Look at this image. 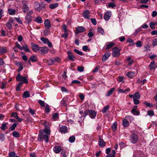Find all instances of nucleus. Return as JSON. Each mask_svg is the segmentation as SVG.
<instances>
[{
	"mask_svg": "<svg viewBox=\"0 0 157 157\" xmlns=\"http://www.w3.org/2000/svg\"><path fill=\"white\" fill-rule=\"evenodd\" d=\"M50 132L49 130L45 131L43 130L40 131L38 137V140L41 141L42 139H44L46 142H48Z\"/></svg>",
	"mask_w": 157,
	"mask_h": 157,
	"instance_id": "1",
	"label": "nucleus"
},
{
	"mask_svg": "<svg viewBox=\"0 0 157 157\" xmlns=\"http://www.w3.org/2000/svg\"><path fill=\"white\" fill-rule=\"evenodd\" d=\"M130 141L133 144H136L138 139V136L136 134L133 133L130 136Z\"/></svg>",
	"mask_w": 157,
	"mask_h": 157,
	"instance_id": "2",
	"label": "nucleus"
},
{
	"mask_svg": "<svg viewBox=\"0 0 157 157\" xmlns=\"http://www.w3.org/2000/svg\"><path fill=\"white\" fill-rule=\"evenodd\" d=\"M16 79L17 81H20L23 83H27L28 81L25 77L22 76L20 74H18L16 76Z\"/></svg>",
	"mask_w": 157,
	"mask_h": 157,
	"instance_id": "3",
	"label": "nucleus"
},
{
	"mask_svg": "<svg viewBox=\"0 0 157 157\" xmlns=\"http://www.w3.org/2000/svg\"><path fill=\"white\" fill-rule=\"evenodd\" d=\"M120 49H118L117 47H115L113 48V52L112 55L113 57H117L119 56L121 54L120 53Z\"/></svg>",
	"mask_w": 157,
	"mask_h": 157,
	"instance_id": "4",
	"label": "nucleus"
},
{
	"mask_svg": "<svg viewBox=\"0 0 157 157\" xmlns=\"http://www.w3.org/2000/svg\"><path fill=\"white\" fill-rule=\"evenodd\" d=\"M41 124L44 126L45 128L44 129V131L49 130L50 132H51L50 126L51 124L49 122L45 121L42 122Z\"/></svg>",
	"mask_w": 157,
	"mask_h": 157,
	"instance_id": "5",
	"label": "nucleus"
},
{
	"mask_svg": "<svg viewBox=\"0 0 157 157\" xmlns=\"http://www.w3.org/2000/svg\"><path fill=\"white\" fill-rule=\"evenodd\" d=\"M40 40L44 44H47L49 48L52 47V43L49 41L48 38L42 37L40 38Z\"/></svg>",
	"mask_w": 157,
	"mask_h": 157,
	"instance_id": "6",
	"label": "nucleus"
},
{
	"mask_svg": "<svg viewBox=\"0 0 157 157\" xmlns=\"http://www.w3.org/2000/svg\"><path fill=\"white\" fill-rule=\"evenodd\" d=\"M90 12L88 10H84L82 13V16L85 19H89L90 18Z\"/></svg>",
	"mask_w": 157,
	"mask_h": 157,
	"instance_id": "7",
	"label": "nucleus"
},
{
	"mask_svg": "<svg viewBox=\"0 0 157 157\" xmlns=\"http://www.w3.org/2000/svg\"><path fill=\"white\" fill-rule=\"evenodd\" d=\"M86 29L83 26H78L77 27L75 30V33L76 35L84 32Z\"/></svg>",
	"mask_w": 157,
	"mask_h": 157,
	"instance_id": "8",
	"label": "nucleus"
},
{
	"mask_svg": "<svg viewBox=\"0 0 157 157\" xmlns=\"http://www.w3.org/2000/svg\"><path fill=\"white\" fill-rule=\"evenodd\" d=\"M48 50V48L46 47H40L39 52L40 54H42L47 53Z\"/></svg>",
	"mask_w": 157,
	"mask_h": 157,
	"instance_id": "9",
	"label": "nucleus"
},
{
	"mask_svg": "<svg viewBox=\"0 0 157 157\" xmlns=\"http://www.w3.org/2000/svg\"><path fill=\"white\" fill-rule=\"evenodd\" d=\"M88 114V111L87 110H85L83 113L82 116L79 117V118L80 120H79L78 122L81 124V123L83 121L84 119L86 117Z\"/></svg>",
	"mask_w": 157,
	"mask_h": 157,
	"instance_id": "10",
	"label": "nucleus"
},
{
	"mask_svg": "<svg viewBox=\"0 0 157 157\" xmlns=\"http://www.w3.org/2000/svg\"><path fill=\"white\" fill-rule=\"evenodd\" d=\"M111 16V12L108 11L106 12L104 14V18L106 21H108Z\"/></svg>",
	"mask_w": 157,
	"mask_h": 157,
	"instance_id": "11",
	"label": "nucleus"
},
{
	"mask_svg": "<svg viewBox=\"0 0 157 157\" xmlns=\"http://www.w3.org/2000/svg\"><path fill=\"white\" fill-rule=\"evenodd\" d=\"M31 45L32 48L34 52H36L39 50L40 47L38 45L34 43H32Z\"/></svg>",
	"mask_w": 157,
	"mask_h": 157,
	"instance_id": "12",
	"label": "nucleus"
},
{
	"mask_svg": "<svg viewBox=\"0 0 157 157\" xmlns=\"http://www.w3.org/2000/svg\"><path fill=\"white\" fill-rule=\"evenodd\" d=\"M67 53L68 55V59L72 61H74V59L75 58V57L73 53L70 51H68Z\"/></svg>",
	"mask_w": 157,
	"mask_h": 157,
	"instance_id": "13",
	"label": "nucleus"
},
{
	"mask_svg": "<svg viewBox=\"0 0 157 157\" xmlns=\"http://www.w3.org/2000/svg\"><path fill=\"white\" fill-rule=\"evenodd\" d=\"M44 27L46 29H49L51 27L50 21L48 19H46L45 20L44 22Z\"/></svg>",
	"mask_w": 157,
	"mask_h": 157,
	"instance_id": "14",
	"label": "nucleus"
},
{
	"mask_svg": "<svg viewBox=\"0 0 157 157\" xmlns=\"http://www.w3.org/2000/svg\"><path fill=\"white\" fill-rule=\"evenodd\" d=\"M59 131L61 133H66L67 132V127L64 125L61 127L59 128Z\"/></svg>",
	"mask_w": 157,
	"mask_h": 157,
	"instance_id": "15",
	"label": "nucleus"
},
{
	"mask_svg": "<svg viewBox=\"0 0 157 157\" xmlns=\"http://www.w3.org/2000/svg\"><path fill=\"white\" fill-rule=\"evenodd\" d=\"M53 150L54 152L56 154L59 153L62 150L61 147L59 146H55L53 148Z\"/></svg>",
	"mask_w": 157,
	"mask_h": 157,
	"instance_id": "16",
	"label": "nucleus"
},
{
	"mask_svg": "<svg viewBox=\"0 0 157 157\" xmlns=\"http://www.w3.org/2000/svg\"><path fill=\"white\" fill-rule=\"evenodd\" d=\"M88 113H89L91 118L93 119L95 117L96 115V113L94 110H90L88 111Z\"/></svg>",
	"mask_w": 157,
	"mask_h": 157,
	"instance_id": "17",
	"label": "nucleus"
},
{
	"mask_svg": "<svg viewBox=\"0 0 157 157\" xmlns=\"http://www.w3.org/2000/svg\"><path fill=\"white\" fill-rule=\"evenodd\" d=\"M98 144L100 147H102L105 146V143L103 140V139L100 138L99 140Z\"/></svg>",
	"mask_w": 157,
	"mask_h": 157,
	"instance_id": "18",
	"label": "nucleus"
},
{
	"mask_svg": "<svg viewBox=\"0 0 157 157\" xmlns=\"http://www.w3.org/2000/svg\"><path fill=\"white\" fill-rule=\"evenodd\" d=\"M111 55L110 53H105L103 56L102 60L103 62L105 61Z\"/></svg>",
	"mask_w": 157,
	"mask_h": 157,
	"instance_id": "19",
	"label": "nucleus"
},
{
	"mask_svg": "<svg viewBox=\"0 0 157 157\" xmlns=\"http://www.w3.org/2000/svg\"><path fill=\"white\" fill-rule=\"evenodd\" d=\"M106 44V49H109L115 45V43L112 42H109Z\"/></svg>",
	"mask_w": 157,
	"mask_h": 157,
	"instance_id": "20",
	"label": "nucleus"
},
{
	"mask_svg": "<svg viewBox=\"0 0 157 157\" xmlns=\"http://www.w3.org/2000/svg\"><path fill=\"white\" fill-rule=\"evenodd\" d=\"M135 75V73L134 71H130L127 72L126 75L129 78H132Z\"/></svg>",
	"mask_w": 157,
	"mask_h": 157,
	"instance_id": "21",
	"label": "nucleus"
},
{
	"mask_svg": "<svg viewBox=\"0 0 157 157\" xmlns=\"http://www.w3.org/2000/svg\"><path fill=\"white\" fill-rule=\"evenodd\" d=\"M7 52V48L5 47H2L0 48V54L1 55L6 53Z\"/></svg>",
	"mask_w": 157,
	"mask_h": 157,
	"instance_id": "22",
	"label": "nucleus"
},
{
	"mask_svg": "<svg viewBox=\"0 0 157 157\" xmlns=\"http://www.w3.org/2000/svg\"><path fill=\"white\" fill-rule=\"evenodd\" d=\"M35 9L38 12H39L40 11L41 8L40 7V5L39 3H35Z\"/></svg>",
	"mask_w": 157,
	"mask_h": 157,
	"instance_id": "23",
	"label": "nucleus"
},
{
	"mask_svg": "<svg viewBox=\"0 0 157 157\" xmlns=\"http://www.w3.org/2000/svg\"><path fill=\"white\" fill-rule=\"evenodd\" d=\"M122 124L124 127H127L129 125V123L126 119H124L122 121Z\"/></svg>",
	"mask_w": 157,
	"mask_h": 157,
	"instance_id": "24",
	"label": "nucleus"
},
{
	"mask_svg": "<svg viewBox=\"0 0 157 157\" xmlns=\"http://www.w3.org/2000/svg\"><path fill=\"white\" fill-rule=\"evenodd\" d=\"M32 19V16H30L26 15L25 17L26 21L29 24L31 21Z\"/></svg>",
	"mask_w": 157,
	"mask_h": 157,
	"instance_id": "25",
	"label": "nucleus"
},
{
	"mask_svg": "<svg viewBox=\"0 0 157 157\" xmlns=\"http://www.w3.org/2000/svg\"><path fill=\"white\" fill-rule=\"evenodd\" d=\"M126 60L128 62V65L129 66H131L134 63V61L132 60L130 57H128L126 59Z\"/></svg>",
	"mask_w": 157,
	"mask_h": 157,
	"instance_id": "26",
	"label": "nucleus"
},
{
	"mask_svg": "<svg viewBox=\"0 0 157 157\" xmlns=\"http://www.w3.org/2000/svg\"><path fill=\"white\" fill-rule=\"evenodd\" d=\"M17 123H14L9 128V131L10 130L11 131H14L17 127V124H18Z\"/></svg>",
	"mask_w": 157,
	"mask_h": 157,
	"instance_id": "27",
	"label": "nucleus"
},
{
	"mask_svg": "<svg viewBox=\"0 0 157 157\" xmlns=\"http://www.w3.org/2000/svg\"><path fill=\"white\" fill-rule=\"evenodd\" d=\"M23 12L25 13H27L29 10V8L27 5L24 4L23 6Z\"/></svg>",
	"mask_w": 157,
	"mask_h": 157,
	"instance_id": "28",
	"label": "nucleus"
},
{
	"mask_svg": "<svg viewBox=\"0 0 157 157\" xmlns=\"http://www.w3.org/2000/svg\"><path fill=\"white\" fill-rule=\"evenodd\" d=\"M52 119L54 121L58 120L59 119V114L57 113L54 114L52 117Z\"/></svg>",
	"mask_w": 157,
	"mask_h": 157,
	"instance_id": "29",
	"label": "nucleus"
},
{
	"mask_svg": "<svg viewBox=\"0 0 157 157\" xmlns=\"http://www.w3.org/2000/svg\"><path fill=\"white\" fill-rule=\"evenodd\" d=\"M140 94L139 92H137L133 95V99H138L140 98Z\"/></svg>",
	"mask_w": 157,
	"mask_h": 157,
	"instance_id": "30",
	"label": "nucleus"
},
{
	"mask_svg": "<svg viewBox=\"0 0 157 157\" xmlns=\"http://www.w3.org/2000/svg\"><path fill=\"white\" fill-rule=\"evenodd\" d=\"M30 96V94L29 93V92L27 91H25L23 94V98H28Z\"/></svg>",
	"mask_w": 157,
	"mask_h": 157,
	"instance_id": "31",
	"label": "nucleus"
},
{
	"mask_svg": "<svg viewBox=\"0 0 157 157\" xmlns=\"http://www.w3.org/2000/svg\"><path fill=\"white\" fill-rule=\"evenodd\" d=\"M58 6V3H55L50 4L49 5V7L50 9H53L56 8Z\"/></svg>",
	"mask_w": 157,
	"mask_h": 157,
	"instance_id": "32",
	"label": "nucleus"
},
{
	"mask_svg": "<svg viewBox=\"0 0 157 157\" xmlns=\"http://www.w3.org/2000/svg\"><path fill=\"white\" fill-rule=\"evenodd\" d=\"M36 22L38 23H41L43 22V21L41 17L40 16L37 17L34 20Z\"/></svg>",
	"mask_w": 157,
	"mask_h": 157,
	"instance_id": "33",
	"label": "nucleus"
},
{
	"mask_svg": "<svg viewBox=\"0 0 157 157\" xmlns=\"http://www.w3.org/2000/svg\"><path fill=\"white\" fill-rule=\"evenodd\" d=\"M13 136L15 137L18 138L20 137L19 133L16 131H14L12 133Z\"/></svg>",
	"mask_w": 157,
	"mask_h": 157,
	"instance_id": "34",
	"label": "nucleus"
},
{
	"mask_svg": "<svg viewBox=\"0 0 157 157\" xmlns=\"http://www.w3.org/2000/svg\"><path fill=\"white\" fill-rule=\"evenodd\" d=\"M9 14L10 15H13L15 14L16 11L14 9H9L8 10Z\"/></svg>",
	"mask_w": 157,
	"mask_h": 157,
	"instance_id": "35",
	"label": "nucleus"
},
{
	"mask_svg": "<svg viewBox=\"0 0 157 157\" xmlns=\"http://www.w3.org/2000/svg\"><path fill=\"white\" fill-rule=\"evenodd\" d=\"M117 122H115L112 126V130L115 132L116 131L117 129Z\"/></svg>",
	"mask_w": 157,
	"mask_h": 157,
	"instance_id": "36",
	"label": "nucleus"
},
{
	"mask_svg": "<svg viewBox=\"0 0 157 157\" xmlns=\"http://www.w3.org/2000/svg\"><path fill=\"white\" fill-rule=\"evenodd\" d=\"M115 90V88L114 87H113L111 89L107 92V94L106 95L107 96H110L113 93V91Z\"/></svg>",
	"mask_w": 157,
	"mask_h": 157,
	"instance_id": "37",
	"label": "nucleus"
},
{
	"mask_svg": "<svg viewBox=\"0 0 157 157\" xmlns=\"http://www.w3.org/2000/svg\"><path fill=\"white\" fill-rule=\"evenodd\" d=\"M46 63L49 65H52L54 63L52 58L47 60Z\"/></svg>",
	"mask_w": 157,
	"mask_h": 157,
	"instance_id": "38",
	"label": "nucleus"
},
{
	"mask_svg": "<svg viewBox=\"0 0 157 157\" xmlns=\"http://www.w3.org/2000/svg\"><path fill=\"white\" fill-rule=\"evenodd\" d=\"M109 105H107L103 107L102 109L101 110V112L103 113H106L107 111L109 109Z\"/></svg>",
	"mask_w": 157,
	"mask_h": 157,
	"instance_id": "39",
	"label": "nucleus"
},
{
	"mask_svg": "<svg viewBox=\"0 0 157 157\" xmlns=\"http://www.w3.org/2000/svg\"><path fill=\"white\" fill-rule=\"evenodd\" d=\"M22 50H24L26 52H30V50L26 44H25L24 46L22 47Z\"/></svg>",
	"mask_w": 157,
	"mask_h": 157,
	"instance_id": "40",
	"label": "nucleus"
},
{
	"mask_svg": "<svg viewBox=\"0 0 157 157\" xmlns=\"http://www.w3.org/2000/svg\"><path fill=\"white\" fill-rule=\"evenodd\" d=\"M7 123H3L1 127V129L5 131L7 125Z\"/></svg>",
	"mask_w": 157,
	"mask_h": 157,
	"instance_id": "41",
	"label": "nucleus"
},
{
	"mask_svg": "<svg viewBox=\"0 0 157 157\" xmlns=\"http://www.w3.org/2000/svg\"><path fill=\"white\" fill-rule=\"evenodd\" d=\"M147 115L151 117L154 115V111L152 110H149L147 111Z\"/></svg>",
	"mask_w": 157,
	"mask_h": 157,
	"instance_id": "42",
	"label": "nucleus"
},
{
	"mask_svg": "<svg viewBox=\"0 0 157 157\" xmlns=\"http://www.w3.org/2000/svg\"><path fill=\"white\" fill-rule=\"evenodd\" d=\"M9 157H19L17 155H16V153L13 151H12L9 153Z\"/></svg>",
	"mask_w": 157,
	"mask_h": 157,
	"instance_id": "43",
	"label": "nucleus"
},
{
	"mask_svg": "<svg viewBox=\"0 0 157 157\" xmlns=\"http://www.w3.org/2000/svg\"><path fill=\"white\" fill-rule=\"evenodd\" d=\"M108 7H111L112 8H113L116 6V5L114 3L109 2L108 4Z\"/></svg>",
	"mask_w": 157,
	"mask_h": 157,
	"instance_id": "44",
	"label": "nucleus"
},
{
	"mask_svg": "<svg viewBox=\"0 0 157 157\" xmlns=\"http://www.w3.org/2000/svg\"><path fill=\"white\" fill-rule=\"evenodd\" d=\"M75 140V137L74 136H70L69 138V141L71 143L74 142Z\"/></svg>",
	"mask_w": 157,
	"mask_h": 157,
	"instance_id": "45",
	"label": "nucleus"
},
{
	"mask_svg": "<svg viewBox=\"0 0 157 157\" xmlns=\"http://www.w3.org/2000/svg\"><path fill=\"white\" fill-rule=\"evenodd\" d=\"M6 26L10 30L12 28V23L10 22H8L6 24Z\"/></svg>",
	"mask_w": 157,
	"mask_h": 157,
	"instance_id": "46",
	"label": "nucleus"
},
{
	"mask_svg": "<svg viewBox=\"0 0 157 157\" xmlns=\"http://www.w3.org/2000/svg\"><path fill=\"white\" fill-rule=\"evenodd\" d=\"M136 44L137 47H140L142 45V43L140 40H138L136 43Z\"/></svg>",
	"mask_w": 157,
	"mask_h": 157,
	"instance_id": "47",
	"label": "nucleus"
},
{
	"mask_svg": "<svg viewBox=\"0 0 157 157\" xmlns=\"http://www.w3.org/2000/svg\"><path fill=\"white\" fill-rule=\"evenodd\" d=\"M97 31L99 33L101 34L102 35L104 34L105 33L103 29L101 28H98Z\"/></svg>",
	"mask_w": 157,
	"mask_h": 157,
	"instance_id": "48",
	"label": "nucleus"
},
{
	"mask_svg": "<svg viewBox=\"0 0 157 157\" xmlns=\"http://www.w3.org/2000/svg\"><path fill=\"white\" fill-rule=\"evenodd\" d=\"M30 60L33 62H36L37 61L35 56H31L30 58Z\"/></svg>",
	"mask_w": 157,
	"mask_h": 157,
	"instance_id": "49",
	"label": "nucleus"
},
{
	"mask_svg": "<svg viewBox=\"0 0 157 157\" xmlns=\"http://www.w3.org/2000/svg\"><path fill=\"white\" fill-rule=\"evenodd\" d=\"M143 104L149 108H152L153 107V105L152 104L150 103H147L146 101H144L143 103Z\"/></svg>",
	"mask_w": 157,
	"mask_h": 157,
	"instance_id": "50",
	"label": "nucleus"
},
{
	"mask_svg": "<svg viewBox=\"0 0 157 157\" xmlns=\"http://www.w3.org/2000/svg\"><path fill=\"white\" fill-rule=\"evenodd\" d=\"M38 103L41 105V106L44 107L45 106V103L44 101L39 100L38 102Z\"/></svg>",
	"mask_w": 157,
	"mask_h": 157,
	"instance_id": "51",
	"label": "nucleus"
},
{
	"mask_svg": "<svg viewBox=\"0 0 157 157\" xmlns=\"http://www.w3.org/2000/svg\"><path fill=\"white\" fill-rule=\"evenodd\" d=\"M74 51L75 53H77V54H78L82 56L83 55V53L82 52L76 49H75L74 50Z\"/></svg>",
	"mask_w": 157,
	"mask_h": 157,
	"instance_id": "52",
	"label": "nucleus"
},
{
	"mask_svg": "<svg viewBox=\"0 0 157 157\" xmlns=\"http://www.w3.org/2000/svg\"><path fill=\"white\" fill-rule=\"evenodd\" d=\"M15 45L16 46L18 49L20 50H22V47H21L17 42H16L15 43Z\"/></svg>",
	"mask_w": 157,
	"mask_h": 157,
	"instance_id": "53",
	"label": "nucleus"
},
{
	"mask_svg": "<svg viewBox=\"0 0 157 157\" xmlns=\"http://www.w3.org/2000/svg\"><path fill=\"white\" fill-rule=\"evenodd\" d=\"M149 26L152 29H154L155 28L154 22H151L150 23Z\"/></svg>",
	"mask_w": 157,
	"mask_h": 157,
	"instance_id": "54",
	"label": "nucleus"
},
{
	"mask_svg": "<svg viewBox=\"0 0 157 157\" xmlns=\"http://www.w3.org/2000/svg\"><path fill=\"white\" fill-rule=\"evenodd\" d=\"M61 155H62V157H67V155L66 154V152L63 150H62V151L60 153Z\"/></svg>",
	"mask_w": 157,
	"mask_h": 157,
	"instance_id": "55",
	"label": "nucleus"
},
{
	"mask_svg": "<svg viewBox=\"0 0 157 157\" xmlns=\"http://www.w3.org/2000/svg\"><path fill=\"white\" fill-rule=\"evenodd\" d=\"M82 49L83 51H87V50L90 51V49L88 48L87 46L86 45L83 46L82 47Z\"/></svg>",
	"mask_w": 157,
	"mask_h": 157,
	"instance_id": "56",
	"label": "nucleus"
},
{
	"mask_svg": "<svg viewBox=\"0 0 157 157\" xmlns=\"http://www.w3.org/2000/svg\"><path fill=\"white\" fill-rule=\"evenodd\" d=\"M5 136L3 134H2L0 135V140L2 141H3L5 140Z\"/></svg>",
	"mask_w": 157,
	"mask_h": 157,
	"instance_id": "57",
	"label": "nucleus"
},
{
	"mask_svg": "<svg viewBox=\"0 0 157 157\" xmlns=\"http://www.w3.org/2000/svg\"><path fill=\"white\" fill-rule=\"evenodd\" d=\"M11 117H14L16 118L18 117L17 113L16 112H13L11 113Z\"/></svg>",
	"mask_w": 157,
	"mask_h": 157,
	"instance_id": "58",
	"label": "nucleus"
},
{
	"mask_svg": "<svg viewBox=\"0 0 157 157\" xmlns=\"http://www.w3.org/2000/svg\"><path fill=\"white\" fill-rule=\"evenodd\" d=\"M152 44L153 46L157 45V39H155L153 40Z\"/></svg>",
	"mask_w": 157,
	"mask_h": 157,
	"instance_id": "59",
	"label": "nucleus"
},
{
	"mask_svg": "<svg viewBox=\"0 0 157 157\" xmlns=\"http://www.w3.org/2000/svg\"><path fill=\"white\" fill-rule=\"evenodd\" d=\"M84 70V68L83 67H78V70L80 72H82Z\"/></svg>",
	"mask_w": 157,
	"mask_h": 157,
	"instance_id": "60",
	"label": "nucleus"
},
{
	"mask_svg": "<svg viewBox=\"0 0 157 157\" xmlns=\"http://www.w3.org/2000/svg\"><path fill=\"white\" fill-rule=\"evenodd\" d=\"M45 111L47 113H49L50 111V109L49 108V106L48 105H47L46 106Z\"/></svg>",
	"mask_w": 157,
	"mask_h": 157,
	"instance_id": "61",
	"label": "nucleus"
},
{
	"mask_svg": "<svg viewBox=\"0 0 157 157\" xmlns=\"http://www.w3.org/2000/svg\"><path fill=\"white\" fill-rule=\"evenodd\" d=\"M137 105H135L133 108L132 109L131 112L132 113L134 114V113H135V112L136 111V110L137 109Z\"/></svg>",
	"mask_w": 157,
	"mask_h": 157,
	"instance_id": "62",
	"label": "nucleus"
},
{
	"mask_svg": "<svg viewBox=\"0 0 157 157\" xmlns=\"http://www.w3.org/2000/svg\"><path fill=\"white\" fill-rule=\"evenodd\" d=\"M68 36V33H64L62 36L61 37L64 38L65 39H67Z\"/></svg>",
	"mask_w": 157,
	"mask_h": 157,
	"instance_id": "63",
	"label": "nucleus"
},
{
	"mask_svg": "<svg viewBox=\"0 0 157 157\" xmlns=\"http://www.w3.org/2000/svg\"><path fill=\"white\" fill-rule=\"evenodd\" d=\"M49 31L48 29H46L44 31V35L45 36L48 35L49 34Z\"/></svg>",
	"mask_w": 157,
	"mask_h": 157,
	"instance_id": "64",
	"label": "nucleus"
}]
</instances>
